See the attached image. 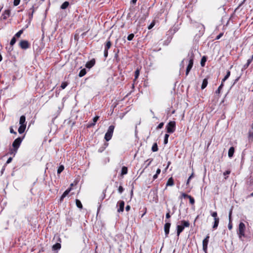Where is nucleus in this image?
Returning a JSON list of instances; mask_svg holds the SVG:
<instances>
[{"label": "nucleus", "instance_id": "nucleus-25", "mask_svg": "<svg viewBox=\"0 0 253 253\" xmlns=\"http://www.w3.org/2000/svg\"><path fill=\"white\" fill-rule=\"evenodd\" d=\"M127 172V168L126 167H123L122 169L121 174L122 175L126 174Z\"/></svg>", "mask_w": 253, "mask_h": 253}, {"label": "nucleus", "instance_id": "nucleus-47", "mask_svg": "<svg viewBox=\"0 0 253 253\" xmlns=\"http://www.w3.org/2000/svg\"><path fill=\"white\" fill-rule=\"evenodd\" d=\"M108 50L104 49V57L106 58L108 56Z\"/></svg>", "mask_w": 253, "mask_h": 253}, {"label": "nucleus", "instance_id": "nucleus-64", "mask_svg": "<svg viewBox=\"0 0 253 253\" xmlns=\"http://www.w3.org/2000/svg\"><path fill=\"white\" fill-rule=\"evenodd\" d=\"M170 164V162H168V166H167V168H168L169 167V165Z\"/></svg>", "mask_w": 253, "mask_h": 253}, {"label": "nucleus", "instance_id": "nucleus-58", "mask_svg": "<svg viewBox=\"0 0 253 253\" xmlns=\"http://www.w3.org/2000/svg\"><path fill=\"white\" fill-rule=\"evenodd\" d=\"M137 0H131V3H132L133 4H135L136 1Z\"/></svg>", "mask_w": 253, "mask_h": 253}, {"label": "nucleus", "instance_id": "nucleus-1", "mask_svg": "<svg viewBox=\"0 0 253 253\" xmlns=\"http://www.w3.org/2000/svg\"><path fill=\"white\" fill-rule=\"evenodd\" d=\"M185 62H188V65L186 68V75L187 76L190 71L191 68L193 67V59L192 58H191L190 59H184L181 64L180 66L181 68H184V63Z\"/></svg>", "mask_w": 253, "mask_h": 253}, {"label": "nucleus", "instance_id": "nucleus-36", "mask_svg": "<svg viewBox=\"0 0 253 253\" xmlns=\"http://www.w3.org/2000/svg\"><path fill=\"white\" fill-rule=\"evenodd\" d=\"M206 61V58L205 57H203L202 59H201V65L202 66H205V62Z\"/></svg>", "mask_w": 253, "mask_h": 253}, {"label": "nucleus", "instance_id": "nucleus-48", "mask_svg": "<svg viewBox=\"0 0 253 253\" xmlns=\"http://www.w3.org/2000/svg\"><path fill=\"white\" fill-rule=\"evenodd\" d=\"M12 158L11 157L9 158L8 159V160H7L6 164H8L11 163V162L12 161Z\"/></svg>", "mask_w": 253, "mask_h": 253}, {"label": "nucleus", "instance_id": "nucleus-32", "mask_svg": "<svg viewBox=\"0 0 253 253\" xmlns=\"http://www.w3.org/2000/svg\"><path fill=\"white\" fill-rule=\"evenodd\" d=\"M23 30H20L19 32H18L14 37H15V38H16V37L17 38H19L20 37V36L21 35V34L23 33Z\"/></svg>", "mask_w": 253, "mask_h": 253}, {"label": "nucleus", "instance_id": "nucleus-23", "mask_svg": "<svg viewBox=\"0 0 253 253\" xmlns=\"http://www.w3.org/2000/svg\"><path fill=\"white\" fill-rule=\"evenodd\" d=\"M214 224H213V228L214 229H215L218 226V223H219V218H215V219H214Z\"/></svg>", "mask_w": 253, "mask_h": 253}, {"label": "nucleus", "instance_id": "nucleus-29", "mask_svg": "<svg viewBox=\"0 0 253 253\" xmlns=\"http://www.w3.org/2000/svg\"><path fill=\"white\" fill-rule=\"evenodd\" d=\"M230 75V72L229 71H228L227 72V74H226V76L222 79V82L223 83L224 82H225L229 78Z\"/></svg>", "mask_w": 253, "mask_h": 253}, {"label": "nucleus", "instance_id": "nucleus-52", "mask_svg": "<svg viewBox=\"0 0 253 253\" xmlns=\"http://www.w3.org/2000/svg\"><path fill=\"white\" fill-rule=\"evenodd\" d=\"M253 59H252V57H251V58L250 59H249L247 61V63L249 64H251V63L252 62Z\"/></svg>", "mask_w": 253, "mask_h": 253}, {"label": "nucleus", "instance_id": "nucleus-63", "mask_svg": "<svg viewBox=\"0 0 253 253\" xmlns=\"http://www.w3.org/2000/svg\"><path fill=\"white\" fill-rule=\"evenodd\" d=\"M246 0H244L240 4V5H242Z\"/></svg>", "mask_w": 253, "mask_h": 253}, {"label": "nucleus", "instance_id": "nucleus-30", "mask_svg": "<svg viewBox=\"0 0 253 253\" xmlns=\"http://www.w3.org/2000/svg\"><path fill=\"white\" fill-rule=\"evenodd\" d=\"M30 10H32L31 11V13H30V12H29V18L30 19L32 18L33 17V13L34 12V5L32 6V7H31V8L30 9Z\"/></svg>", "mask_w": 253, "mask_h": 253}, {"label": "nucleus", "instance_id": "nucleus-42", "mask_svg": "<svg viewBox=\"0 0 253 253\" xmlns=\"http://www.w3.org/2000/svg\"><path fill=\"white\" fill-rule=\"evenodd\" d=\"M193 175H194V173H192L191 175L189 177L187 181V182H186V184L187 185H188L189 183V181H190V180H191V179L193 177Z\"/></svg>", "mask_w": 253, "mask_h": 253}, {"label": "nucleus", "instance_id": "nucleus-2", "mask_svg": "<svg viewBox=\"0 0 253 253\" xmlns=\"http://www.w3.org/2000/svg\"><path fill=\"white\" fill-rule=\"evenodd\" d=\"M182 225L177 226V236H179L180 234L183 231L184 227H188L190 223L188 221L182 220L181 221Z\"/></svg>", "mask_w": 253, "mask_h": 253}, {"label": "nucleus", "instance_id": "nucleus-49", "mask_svg": "<svg viewBox=\"0 0 253 253\" xmlns=\"http://www.w3.org/2000/svg\"><path fill=\"white\" fill-rule=\"evenodd\" d=\"M190 195H188L185 193H182V196L184 198H189V196H190Z\"/></svg>", "mask_w": 253, "mask_h": 253}, {"label": "nucleus", "instance_id": "nucleus-60", "mask_svg": "<svg viewBox=\"0 0 253 253\" xmlns=\"http://www.w3.org/2000/svg\"><path fill=\"white\" fill-rule=\"evenodd\" d=\"M200 26L201 27V29H203V30H204L205 28L203 25L200 24Z\"/></svg>", "mask_w": 253, "mask_h": 253}, {"label": "nucleus", "instance_id": "nucleus-21", "mask_svg": "<svg viewBox=\"0 0 253 253\" xmlns=\"http://www.w3.org/2000/svg\"><path fill=\"white\" fill-rule=\"evenodd\" d=\"M61 248V244L60 243H57L55 245L52 246L53 250H58Z\"/></svg>", "mask_w": 253, "mask_h": 253}, {"label": "nucleus", "instance_id": "nucleus-10", "mask_svg": "<svg viewBox=\"0 0 253 253\" xmlns=\"http://www.w3.org/2000/svg\"><path fill=\"white\" fill-rule=\"evenodd\" d=\"M232 212V208L230 209L229 213V223H228V227L229 230H231L232 228V220H231Z\"/></svg>", "mask_w": 253, "mask_h": 253}, {"label": "nucleus", "instance_id": "nucleus-34", "mask_svg": "<svg viewBox=\"0 0 253 253\" xmlns=\"http://www.w3.org/2000/svg\"><path fill=\"white\" fill-rule=\"evenodd\" d=\"M64 169L63 166H60L58 169L57 173L58 174L60 173L64 170Z\"/></svg>", "mask_w": 253, "mask_h": 253}, {"label": "nucleus", "instance_id": "nucleus-43", "mask_svg": "<svg viewBox=\"0 0 253 253\" xmlns=\"http://www.w3.org/2000/svg\"><path fill=\"white\" fill-rule=\"evenodd\" d=\"M20 2V0H14L13 4L15 6L18 5Z\"/></svg>", "mask_w": 253, "mask_h": 253}, {"label": "nucleus", "instance_id": "nucleus-17", "mask_svg": "<svg viewBox=\"0 0 253 253\" xmlns=\"http://www.w3.org/2000/svg\"><path fill=\"white\" fill-rule=\"evenodd\" d=\"M234 151H235V150H234V148L233 147H231L229 148V149L228 150V153L229 157L231 158L233 157L234 153Z\"/></svg>", "mask_w": 253, "mask_h": 253}, {"label": "nucleus", "instance_id": "nucleus-50", "mask_svg": "<svg viewBox=\"0 0 253 253\" xmlns=\"http://www.w3.org/2000/svg\"><path fill=\"white\" fill-rule=\"evenodd\" d=\"M249 65H250V64H248V63L247 62V63L244 65V66H243V69H247V68L249 67Z\"/></svg>", "mask_w": 253, "mask_h": 253}, {"label": "nucleus", "instance_id": "nucleus-26", "mask_svg": "<svg viewBox=\"0 0 253 253\" xmlns=\"http://www.w3.org/2000/svg\"><path fill=\"white\" fill-rule=\"evenodd\" d=\"M86 70L85 69H82L79 74L80 77H82L86 74Z\"/></svg>", "mask_w": 253, "mask_h": 253}, {"label": "nucleus", "instance_id": "nucleus-54", "mask_svg": "<svg viewBox=\"0 0 253 253\" xmlns=\"http://www.w3.org/2000/svg\"><path fill=\"white\" fill-rule=\"evenodd\" d=\"M130 206H129V205L126 206V210L128 211L130 210Z\"/></svg>", "mask_w": 253, "mask_h": 253}, {"label": "nucleus", "instance_id": "nucleus-61", "mask_svg": "<svg viewBox=\"0 0 253 253\" xmlns=\"http://www.w3.org/2000/svg\"><path fill=\"white\" fill-rule=\"evenodd\" d=\"M248 197H253V192Z\"/></svg>", "mask_w": 253, "mask_h": 253}, {"label": "nucleus", "instance_id": "nucleus-37", "mask_svg": "<svg viewBox=\"0 0 253 253\" xmlns=\"http://www.w3.org/2000/svg\"><path fill=\"white\" fill-rule=\"evenodd\" d=\"M169 137V135L168 134H166L165 135V139H164V144H166L168 143V138Z\"/></svg>", "mask_w": 253, "mask_h": 253}, {"label": "nucleus", "instance_id": "nucleus-12", "mask_svg": "<svg viewBox=\"0 0 253 253\" xmlns=\"http://www.w3.org/2000/svg\"><path fill=\"white\" fill-rule=\"evenodd\" d=\"M10 15V10L9 9L5 10L3 14H2V18L4 20H6L8 17H9Z\"/></svg>", "mask_w": 253, "mask_h": 253}, {"label": "nucleus", "instance_id": "nucleus-14", "mask_svg": "<svg viewBox=\"0 0 253 253\" xmlns=\"http://www.w3.org/2000/svg\"><path fill=\"white\" fill-rule=\"evenodd\" d=\"M99 117V116H96L93 119V123L91 124H89L87 125V127H90L94 126H95L96 122L98 120Z\"/></svg>", "mask_w": 253, "mask_h": 253}, {"label": "nucleus", "instance_id": "nucleus-39", "mask_svg": "<svg viewBox=\"0 0 253 253\" xmlns=\"http://www.w3.org/2000/svg\"><path fill=\"white\" fill-rule=\"evenodd\" d=\"M68 85V83H66V82H63L62 84H61V87L62 88V89H64L65 88V87L67 86Z\"/></svg>", "mask_w": 253, "mask_h": 253}, {"label": "nucleus", "instance_id": "nucleus-35", "mask_svg": "<svg viewBox=\"0 0 253 253\" xmlns=\"http://www.w3.org/2000/svg\"><path fill=\"white\" fill-rule=\"evenodd\" d=\"M188 199H189L190 203L192 205H194L195 203V200L194 199L191 197V196H189Z\"/></svg>", "mask_w": 253, "mask_h": 253}, {"label": "nucleus", "instance_id": "nucleus-38", "mask_svg": "<svg viewBox=\"0 0 253 253\" xmlns=\"http://www.w3.org/2000/svg\"><path fill=\"white\" fill-rule=\"evenodd\" d=\"M134 34H129L127 38V39L128 41H131L133 38H134Z\"/></svg>", "mask_w": 253, "mask_h": 253}, {"label": "nucleus", "instance_id": "nucleus-55", "mask_svg": "<svg viewBox=\"0 0 253 253\" xmlns=\"http://www.w3.org/2000/svg\"><path fill=\"white\" fill-rule=\"evenodd\" d=\"M154 26V23H152L148 27V29H151Z\"/></svg>", "mask_w": 253, "mask_h": 253}, {"label": "nucleus", "instance_id": "nucleus-3", "mask_svg": "<svg viewBox=\"0 0 253 253\" xmlns=\"http://www.w3.org/2000/svg\"><path fill=\"white\" fill-rule=\"evenodd\" d=\"M114 128H115V126L113 125H111L109 127V128L107 130V131L105 133V137H104L105 139L107 141H109L111 139L113 134Z\"/></svg>", "mask_w": 253, "mask_h": 253}, {"label": "nucleus", "instance_id": "nucleus-22", "mask_svg": "<svg viewBox=\"0 0 253 253\" xmlns=\"http://www.w3.org/2000/svg\"><path fill=\"white\" fill-rule=\"evenodd\" d=\"M111 41H108L106 43V44L105 45V50H108V49L111 47Z\"/></svg>", "mask_w": 253, "mask_h": 253}, {"label": "nucleus", "instance_id": "nucleus-57", "mask_svg": "<svg viewBox=\"0 0 253 253\" xmlns=\"http://www.w3.org/2000/svg\"><path fill=\"white\" fill-rule=\"evenodd\" d=\"M161 172V169H158L157 171H156V173L157 174H159Z\"/></svg>", "mask_w": 253, "mask_h": 253}, {"label": "nucleus", "instance_id": "nucleus-16", "mask_svg": "<svg viewBox=\"0 0 253 253\" xmlns=\"http://www.w3.org/2000/svg\"><path fill=\"white\" fill-rule=\"evenodd\" d=\"M71 188H69L63 193V194L60 197V201H62L63 200V199L69 193V192L71 191Z\"/></svg>", "mask_w": 253, "mask_h": 253}, {"label": "nucleus", "instance_id": "nucleus-5", "mask_svg": "<svg viewBox=\"0 0 253 253\" xmlns=\"http://www.w3.org/2000/svg\"><path fill=\"white\" fill-rule=\"evenodd\" d=\"M166 127L168 133H173L175 130V122L174 121L169 122Z\"/></svg>", "mask_w": 253, "mask_h": 253}, {"label": "nucleus", "instance_id": "nucleus-27", "mask_svg": "<svg viewBox=\"0 0 253 253\" xmlns=\"http://www.w3.org/2000/svg\"><path fill=\"white\" fill-rule=\"evenodd\" d=\"M76 204L77 206L79 208L82 209L83 206H82V204L81 201L77 199L76 200Z\"/></svg>", "mask_w": 253, "mask_h": 253}, {"label": "nucleus", "instance_id": "nucleus-4", "mask_svg": "<svg viewBox=\"0 0 253 253\" xmlns=\"http://www.w3.org/2000/svg\"><path fill=\"white\" fill-rule=\"evenodd\" d=\"M246 226L243 222H240L239 225V228L238 231V234L240 239L245 236Z\"/></svg>", "mask_w": 253, "mask_h": 253}, {"label": "nucleus", "instance_id": "nucleus-11", "mask_svg": "<svg viewBox=\"0 0 253 253\" xmlns=\"http://www.w3.org/2000/svg\"><path fill=\"white\" fill-rule=\"evenodd\" d=\"M119 208L118 209V212H123L124 210L125 202L123 201H120L118 202Z\"/></svg>", "mask_w": 253, "mask_h": 253}, {"label": "nucleus", "instance_id": "nucleus-46", "mask_svg": "<svg viewBox=\"0 0 253 253\" xmlns=\"http://www.w3.org/2000/svg\"><path fill=\"white\" fill-rule=\"evenodd\" d=\"M231 172V171L229 170H226V171H225L224 173H223V175L224 176H226V175H228Z\"/></svg>", "mask_w": 253, "mask_h": 253}, {"label": "nucleus", "instance_id": "nucleus-41", "mask_svg": "<svg viewBox=\"0 0 253 253\" xmlns=\"http://www.w3.org/2000/svg\"><path fill=\"white\" fill-rule=\"evenodd\" d=\"M211 216L214 217V219L219 218L218 217H217V212H215H215H213L211 213Z\"/></svg>", "mask_w": 253, "mask_h": 253}, {"label": "nucleus", "instance_id": "nucleus-53", "mask_svg": "<svg viewBox=\"0 0 253 253\" xmlns=\"http://www.w3.org/2000/svg\"><path fill=\"white\" fill-rule=\"evenodd\" d=\"M166 216L167 218H169L170 217V214H169V212H168L166 213Z\"/></svg>", "mask_w": 253, "mask_h": 253}, {"label": "nucleus", "instance_id": "nucleus-9", "mask_svg": "<svg viewBox=\"0 0 253 253\" xmlns=\"http://www.w3.org/2000/svg\"><path fill=\"white\" fill-rule=\"evenodd\" d=\"M170 223L169 222H167L164 225V231L165 233L166 237L168 236V234L169 232V228L170 227Z\"/></svg>", "mask_w": 253, "mask_h": 253}, {"label": "nucleus", "instance_id": "nucleus-40", "mask_svg": "<svg viewBox=\"0 0 253 253\" xmlns=\"http://www.w3.org/2000/svg\"><path fill=\"white\" fill-rule=\"evenodd\" d=\"M139 70H136L135 71V80L137 79L139 76Z\"/></svg>", "mask_w": 253, "mask_h": 253}, {"label": "nucleus", "instance_id": "nucleus-44", "mask_svg": "<svg viewBox=\"0 0 253 253\" xmlns=\"http://www.w3.org/2000/svg\"><path fill=\"white\" fill-rule=\"evenodd\" d=\"M124 188L122 186H120L118 188V191L120 193H122L124 191Z\"/></svg>", "mask_w": 253, "mask_h": 253}, {"label": "nucleus", "instance_id": "nucleus-8", "mask_svg": "<svg viewBox=\"0 0 253 253\" xmlns=\"http://www.w3.org/2000/svg\"><path fill=\"white\" fill-rule=\"evenodd\" d=\"M22 139L21 137L16 138L12 143L13 147L16 149H18L22 142Z\"/></svg>", "mask_w": 253, "mask_h": 253}, {"label": "nucleus", "instance_id": "nucleus-45", "mask_svg": "<svg viewBox=\"0 0 253 253\" xmlns=\"http://www.w3.org/2000/svg\"><path fill=\"white\" fill-rule=\"evenodd\" d=\"M164 126V123H161L159 124V125L157 126V129H161Z\"/></svg>", "mask_w": 253, "mask_h": 253}, {"label": "nucleus", "instance_id": "nucleus-51", "mask_svg": "<svg viewBox=\"0 0 253 253\" xmlns=\"http://www.w3.org/2000/svg\"><path fill=\"white\" fill-rule=\"evenodd\" d=\"M223 35V34L222 33H220V34H219L216 38V40H218Z\"/></svg>", "mask_w": 253, "mask_h": 253}, {"label": "nucleus", "instance_id": "nucleus-6", "mask_svg": "<svg viewBox=\"0 0 253 253\" xmlns=\"http://www.w3.org/2000/svg\"><path fill=\"white\" fill-rule=\"evenodd\" d=\"M210 236L207 235L203 241V250L205 253H207L208 249V244L209 241Z\"/></svg>", "mask_w": 253, "mask_h": 253}, {"label": "nucleus", "instance_id": "nucleus-20", "mask_svg": "<svg viewBox=\"0 0 253 253\" xmlns=\"http://www.w3.org/2000/svg\"><path fill=\"white\" fill-rule=\"evenodd\" d=\"M173 184H174L173 180L172 177H170L168 179V180L167 182L166 186H172V185H173Z\"/></svg>", "mask_w": 253, "mask_h": 253}, {"label": "nucleus", "instance_id": "nucleus-15", "mask_svg": "<svg viewBox=\"0 0 253 253\" xmlns=\"http://www.w3.org/2000/svg\"><path fill=\"white\" fill-rule=\"evenodd\" d=\"M19 124L20 125H26L25 116L22 115L20 118Z\"/></svg>", "mask_w": 253, "mask_h": 253}, {"label": "nucleus", "instance_id": "nucleus-28", "mask_svg": "<svg viewBox=\"0 0 253 253\" xmlns=\"http://www.w3.org/2000/svg\"><path fill=\"white\" fill-rule=\"evenodd\" d=\"M152 150L153 152H156L158 150L157 144L156 143H155L152 147Z\"/></svg>", "mask_w": 253, "mask_h": 253}, {"label": "nucleus", "instance_id": "nucleus-31", "mask_svg": "<svg viewBox=\"0 0 253 253\" xmlns=\"http://www.w3.org/2000/svg\"><path fill=\"white\" fill-rule=\"evenodd\" d=\"M223 83L222 82L221 84L219 85V86L218 87V89L215 91V93L216 94H219L220 93V90L222 89V88L223 87Z\"/></svg>", "mask_w": 253, "mask_h": 253}, {"label": "nucleus", "instance_id": "nucleus-59", "mask_svg": "<svg viewBox=\"0 0 253 253\" xmlns=\"http://www.w3.org/2000/svg\"><path fill=\"white\" fill-rule=\"evenodd\" d=\"M157 177H158V174H155L153 176V179H156V178H157Z\"/></svg>", "mask_w": 253, "mask_h": 253}, {"label": "nucleus", "instance_id": "nucleus-18", "mask_svg": "<svg viewBox=\"0 0 253 253\" xmlns=\"http://www.w3.org/2000/svg\"><path fill=\"white\" fill-rule=\"evenodd\" d=\"M26 125H20L18 128V132L20 134L23 133L25 130Z\"/></svg>", "mask_w": 253, "mask_h": 253}, {"label": "nucleus", "instance_id": "nucleus-7", "mask_svg": "<svg viewBox=\"0 0 253 253\" xmlns=\"http://www.w3.org/2000/svg\"><path fill=\"white\" fill-rule=\"evenodd\" d=\"M30 43L26 40H22L19 43L20 47L23 49H26L30 47Z\"/></svg>", "mask_w": 253, "mask_h": 253}, {"label": "nucleus", "instance_id": "nucleus-13", "mask_svg": "<svg viewBox=\"0 0 253 253\" xmlns=\"http://www.w3.org/2000/svg\"><path fill=\"white\" fill-rule=\"evenodd\" d=\"M95 59H92L90 61L87 62L86 63L85 67L87 68H90L95 64Z\"/></svg>", "mask_w": 253, "mask_h": 253}, {"label": "nucleus", "instance_id": "nucleus-19", "mask_svg": "<svg viewBox=\"0 0 253 253\" xmlns=\"http://www.w3.org/2000/svg\"><path fill=\"white\" fill-rule=\"evenodd\" d=\"M208 79H204V80L203 81L202 84L201 88L202 89H203L205 88H206L208 85Z\"/></svg>", "mask_w": 253, "mask_h": 253}, {"label": "nucleus", "instance_id": "nucleus-62", "mask_svg": "<svg viewBox=\"0 0 253 253\" xmlns=\"http://www.w3.org/2000/svg\"><path fill=\"white\" fill-rule=\"evenodd\" d=\"M2 56L1 55V54H0V62L2 60Z\"/></svg>", "mask_w": 253, "mask_h": 253}, {"label": "nucleus", "instance_id": "nucleus-56", "mask_svg": "<svg viewBox=\"0 0 253 253\" xmlns=\"http://www.w3.org/2000/svg\"><path fill=\"white\" fill-rule=\"evenodd\" d=\"M10 132L11 133L16 134V132L12 128H10Z\"/></svg>", "mask_w": 253, "mask_h": 253}, {"label": "nucleus", "instance_id": "nucleus-33", "mask_svg": "<svg viewBox=\"0 0 253 253\" xmlns=\"http://www.w3.org/2000/svg\"><path fill=\"white\" fill-rule=\"evenodd\" d=\"M16 38H15V37H13L10 41V45L11 46H13L16 42Z\"/></svg>", "mask_w": 253, "mask_h": 253}, {"label": "nucleus", "instance_id": "nucleus-24", "mask_svg": "<svg viewBox=\"0 0 253 253\" xmlns=\"http://www.w3.org/2000/svg\"><path fill=\"white\" fill-rule=\"evenodd\" d=\"M69 5V3L68 1H65L62 3V4L61 6V8L64 9H66Z\"/></svg>", "mask_w": 253, "mask_h": 253}]
</instances>
